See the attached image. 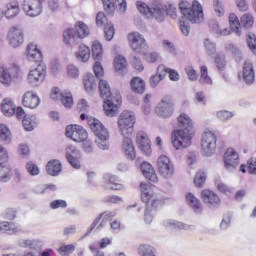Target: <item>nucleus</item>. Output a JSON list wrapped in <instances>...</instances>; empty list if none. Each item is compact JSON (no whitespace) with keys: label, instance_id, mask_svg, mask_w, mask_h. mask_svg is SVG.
Masks as SVG:
<instances>
[{"label":"nucleus","instance_id":"obj_1","mask_svg":"<svg viewBox=\"0 0 256 256\" xmlns=\"http://www.w3.org/2000/svg\"><path fill=\"white\" fill-rule=\"evenodd\" d=\"M136 5L142 15H145L148 19L153 17V19L159 23L165 21L167 15H169L171 19H177V7L173 4L167 6L163 4L161 0H153L150 6L141 1H138Z\"/></svg>","mask_w":256,"mask_h":256},{"label":"nucleus","instance_id":"obj_2","mask_svg":"<svg viewBox=\"0 0 256 256\" xmlns=\"http://www.w3.org/2000/svg\"><path fill=\"white\" fill-rule=\"evenodd\" d=\"M100 96L104 99V111L108 117H115L121 105V94L116 92L115 96L111 94V87L106 80L99 81Z\"/></svg>","mask_w":256,"mask_h":256},{"label":"nucleus","instance_id":"obj_3","mask_svg":"<svg viewBox=\"0 0 256 256\" xmlns=\"http://www.w3.org/2000/svg\"><path fill=\"white\" fill-rule=\"evenodd\" d=\"M80 119L81 121H85V119H88V125L92 133L96 137L95 143L97 147L100 148L102 151H107L109 149V130L106 129L101 121L95 118H89L86 116L85 113H82L80 115Z\"/></svg>","mask_w":256,"mask_h":256},{"label":"nucleus","instance_id":"obj_4","mask_svg":"<svg viewBox=\"0 0 256 256\" xmlns=\"http://www.w3.org/2000/svg\"><path fill=\"white\" fill-rule=\"evenodd\" d=\"M180 13L190 21L192 24L199 25V23H203L204 15H203V6L199 1L194 0L192 5H190L187 1H182L179 3Z\"/></svg>","mask_w":256,"mask_h":256},{"label":"nucleus","instance_id":"obj_5","mask_svg":"<svg viewBox=\"0 0 256 256\" xmlns=\"http://www.w3.org/2000/svg\"><path fill=\"white\" fill-rule=\"evenodd\" d=\"M141 191V200L143 203H146V210L144 212V221L148 225L153 221V215H151V207L152 209H157L159 205V200L153 197V190H151V186L147 183L140 184Z\"/></svg>","mask_w":256,"mask_h":256},{"label":"nucleus","instance_id":"obj_6","mask_svg":"<svg viewBox=\"0 0 256 256\" xmlns=\"http://www.w3.org/2000/svg\"><path fill=\"white\" fill-rule=\"evenodd\" d=\"M228 19L231 31L238 36H241V25L244 29H251L255 23V18H253V15L249 13L244 14L240 18V22L237 15L233 13L229 15Z\"/></svg>","mask_w":256,"mask_h":256},{"label":"nucleus","instance_id":"obj_7","mask_svg":"<svg viewBox=\"0 0 256 256\" xmlns=\"http://www.w3.org/2000/svg\"><path fill=\"white\" fill-rule=\"evenodd\" d=\"M190 130L177 129L172 132V145L179 151L181 149H187L191 147V140L193 139V134Z\"/></svg>","mask_w":256,"mask_h":256},{"label":"nucleus","instance_id":"obj_8","mask_svg":"<svg viewBox=\"0 0 256 256\" xmlns=\"http://www.w3.org/2000/svg\"><path fill=\"white\" fill-rule=\"evenodd\" d=\"M133 127H135V113L124 110L118 118L119 132L123 137L131 135Z\"/></svg>","mask_w":256,"mask_h":256},{"label":"nucleus","instance_id":"obj_9","mask_svg":"<svg viewBox=\"0 0 256 256\" xmlns=\"http://www.w3.org/2000/svg\"><path fill=\"white\" fill-rule=\"evenodd\" d=\"M21 77L22 72L19 65L0 66V83L3 85H11L13 79H21Z\"/></svg>","mask_w":256,"mask_h":256},{"label":"nucleus","instance_id":"obj_10","mask_svg":"<svg viewBox=\"0 0 256 256\" xmlns=\"http://www.w3.org/2000/svg\"><path fill=\"white\" fill-rule=\"evenodd\" d=\"M201 147L205 157L215 155V151H217V134L214 131H205L202 135Z\"/></svg>","mask_w":256,"mask_h":256},{"label":"nucleus","instance_id":"obj_11","mask_svg":"<svg viewBox=\"0 0 256 256\" xmlns=\"http://www.w3.org/2000/svg\"><path fill=\"white\" fill-rule=\"evenodd\" d=\"M113 217H117L116 211H106L99 214L94 221L91 223L90 227L87 229V232L82 236V239L85 237H89V235L93 232L96 227V231H101Z\"/></svg>","mask_w":256,"mask_h":256},{"label":"nucleus","instance_id":"obj_12","mask_svg":"<svg viewBox=\"0 0 256 256\" xmlns=\"http://www.w3.org/2000/svg\"><path fill=\"white\" fill-rule=\"evenodd\" d=\"M47 75V66L43 63H39L37 67L30 69L27 75V82L31 87H39L45 81Z\"/></svg>","mask_w":256,"mask_h":256},{"label":"nucleus","instance_id":"obj_13","mask_svg":"<svg viewBox=\"0 0 256 256\" xmlns=\"http://www.w3.org/2000/svg\"><path fill=\"white\" fill-rule=\"evenodd\" d=\"M128 41L132 51H134V53H138L139 55L145 54L147 49H149L147 41H145V38L139 32L130 33L128 35Z\"/></svg>","mask_w":256,"mask_h":256},{"label":"nucleus","instance_id":"obj_14","mask_svg":"<svg viewBox=\"0 0 256 256\" xmlns=\"http://www.w3.org/2000/svg\"><path fill=\"white\" fill-rule=\"evenodd\" d=\"M175 111V104L168 97H164L157 104L155 113L161 119H169L173 116Z\"/></svg>","mask_w":256,"mask_h":256},{"label":"nucleus","instance_id":"obj_15","mask_svg":"<svg viewBox=\"0 0 256 256\" xmlns=\"http://www.w3.org/2000/svg\"><path fill=\"white\" fill-rule=\"evenodd\" d=\"M224 167L228 173H233L239 167V153L234 148H228L223 157Z\"/></svg>","mask_w":256,"mask_h":256},{"label":"nucleus","instance_id":"obj_16","mask_svg":"<svg viewBox=\"0 0 256 256\" xmlns=\"http://www.w3.org/2000/svg\"><path fill=\"white\" fill-rule=\"evenodd\" d=\"M157 167L160 175L164 177V179H171L175 173V167L169 157L162 155L158 158Z\"/></svg>","mask_w":256,"mask_h":256},{"label":"nucleus","instance_id":"obj_17","mask_svg":"<svg viewBox=\"0 0 256 256\" xmlns=\"http://www.w3.org/2000/svg\"><path fill=\"white\" fill-rule=\"evenodd\" d=\"M66 137L72 139L76 143H81L87 140V130L80 125H69L66 127Z\"/></svg>","mask_w":256,"mask_h":256},{"label":"nucleus","instance_id":"obj_18","mask_svg":"<svg viewBox=\"0 0 256 256\" xmlns=\"http://www.w3.org/2000/svg\"><path fill=\"white\" fill-rule=\"evenodd\" d=\"M8 43L10 47L14 49L17 47H21L23 42L25 41V34L23 33V29L21 27L13 26L8 31Z\"/></svg>","mask_w":256,"mask_h":256},{"label":"nucleus","instance_id":"obj_19","mask_svg":"<svg viewBox=\"0 0 256 256\" xmlns=\"http://www.w3.org/2000/svg\"><path fill=\"white\" fill-rule=\"evenodd\" d=\"M238 77L246 85H253L255 83V68L251 61L246 60L244 62L242 72L238 74Z\"/></svg>","mask_w":256,"mask_h":256},{"label":"nucleus","instance_id":"obj_20","mask_svg":"<svg viewBox=\"0 0 256 256\" xmlns=\"http://www.w3.org/2000/svg\"><path fill=\"white\" fill-rule=\"evenodd\" d=\"M51 99L54 101L61 100V103L66 109H71V107H73V95L67 90L61 92V89L54 88L51 93Z\"/></svg>","mask_w":256,"mask_h":256},{"label":"nucleus","instance_id":"obj_21","mask_svg":"<svg viewBox=\"0 0 256 256\" xmlns=\"http://www.w3.org/2000/svg\"><path fill=\"white\" fill-rule=\"evenodd\" d=\"M22 9L28 17H39L43 11V5L38 0H24Z\"/></svg>","mask_w":256,"mask_h":256},{"label":"nucleus","instance_id":"obj_22","mask_svg":"<svg viewBox=\"0 0 256 256\" xmlns=\"http://www.w3.org/2000/svg\"><path fill=\"white\" fill-rule=\"evenodd\" d=\"M66 159L74 169H81V151L73 145L66 147Z\"/></svg>","mask_w":256,"mask_h":256},{"label":"nucleus","instance_id":"obj_23","mask_svg":"<svg viewBox=\"0 0 256 256\" xmlns=\"http://www.w3.org/2000/svg\"><path fill=\"white\" fill-rule=\"evenodd\" d=\"M201 197L205 205H207V207L210 209H215L221 205V199L217 194H215V192L211 190H203L201 192Z\"/></svg>","mask_w":256,"mask_h":256},{"label":"nucleus","instance_id":"obj_24","mask_svg":"<svg viewBox=\"0 0 256 256\" xmlns=\"http://www.w3.org/2000/svg\"><path fill=\"white\" fill-rule=\"evenodd\" d=\"M136 143L139 149L144 153V155H151V140L145 132H138L136 135Z\"/></svg>","mask_w":256,"mask_h":256},{"label":"nucleus","instance_id":"obj_25","mask_svg":"<svg viewBox=\"0 0 256 256\" xmlns=\"http://www.w3.org/2000/svg\"><path fill=\"white\" fill-rule=\"evenodd\" d=\"M26 59L32 63H41L43 61V53L35 43H30L26 49Z\"/></svg>","mask_w":256,"mask_h":256},{"label":"nucleus","instance_id":"obj_26","mask_svg":"<svg viewBox=\"0 0 256 256\" xmlns=\"http://www.w3.org/2000/svg\"><path fill=\"white\" fill-rule=\"evenodd\" d=\"M22 103L23 106L28 107V109H37L38 105L41 103V99L37 93L33 91H27L23 95Z\"/></svg>","mask_w":256,"mask_h":256},{"label":"nucleus","instance_id":"obj_27","mask_svg":"<svg viewBox=\"0 0 256 256\" xmlns=\"http://www.w3.org/2000/svg\"><path fill=\"white\" fill-rule=\"evenodd\" d=\"M122 149L127 159H131V161L135 160L137 153L135 152V146H133V141L131 138H129V135L124 136L122 141Z\"/></svg>","mask_w":256,"mask_h":256},{"label":"nucleus","instance_id":"obj_28","mask_svg":"<svg viewBox=\"0 0 256 256\" xmlns=\"http://www.w3.org/2000/svg\"><path fill=\"white\" fill-rule=\"evenodd\" d=\"M119 181L115 175L105 174L104 182L106 183V189H111L112 191H121L125 188L123 184L118 183Z\"/></svg>","mask_w":256,"mask_h":256},{"label":"nucleus","instance_id":"obj_29","mask_svg":"<svg viewBox=\"0 0 256 256\" xmlns=\"http://www.w3.org/2000/svg\"><path fill=\"white\" fill-rule=\"evenodd\" d=\"M19 247L24 249H33L34 251H39L43 247V242L37 239H20L18 241Z\"/></svg>","mask_w":256,"mask_h":256},{"label":"nucleus","instance_id":"obj_30","mask_svg":"<svg viewBox=\"0 0 256 256\" xmlns=\"http://www.w3.org/2000/svg\"><path fill=\"white\" fill-rule=\"evenodd\" d=\"M178 125L181 127L183 131H191L195 132V129L193 128V120H191V117L185 113H181L178 118Z\"/></svg>","mask_w":256,"mask_h":256},{"label":"nucleus","instance_id":"obj_31","mask_svg":"<svg viewBox=\"0 0 256 256\" xmlns=\"http://www.w3.org/2000/svg\"><path fill=\"white\" fill-rule=\"evenodd\" d=\"M20 12L21 9L19 8V2L17 0H12L8 4H6V19H13V17H17Z\"/></svg>","mask_w":256,"mask_h":256},{"label":"nucleus","instance_id":"obj_32","mask_svg":"<svg viewBox=\"0 0 256 256\" xmlns=\"http://www.w3.org/2000/svg\"><path fill=\"white\" fill-rule=\"evenodd\" d=\"M142 175L152 183L157 182V173H155V169L153 166L147 162L141 164Z\"/></svg>","mask_w":256,"mask_h":256},{"label":"nucleus","instance_id":"obj_33","mask_svg":"<svg viewBox=\"0 0 256 256\" xmlns=\"http://www.w3.org/2000/svg\"><path fill=\"white\" fill-rule=\"evenodd\" d=\"M1 109L5 117H13V115H15V109H17V106H15V103H13L11 98H6L1 103Z\"/></svg>","mask_w":256,"mask_h":256},{"label":"nucleus","instance_id":"obj_34","mask_svg":"<svg viewBox=\"0 0 256 256\" xmlns=\"http://www.w3.org/2000/svg\"><path fill=\"white\" fill-rule=\"evenodd\" d=\"M11 177H13L11 166L5 162L0 163V183H9Z\"/></svg>","mask_w":256,"mask_h":256},{"label":"nucleus","instance_id":"obj_35","mask_svg":"<svg viewBox=\"0 0 256 256\" xmlns=\"http://www.w3.org/2000/svg\"><path fill=\"white\" fill-rule=\"evenodd\" d=\"M25 131H33L39 125V120L35 115H26L22 120Z\"/></svg>","mask_w":256,"mask_h":256},{"label":"nucleus","instance_id":"obj_36","mask_svg":"<svg viewBox=\"0 0 256 256\" xmlns=\"http://www.w3.org/2000/svg\"><path fill=\"white\" fill-rule=\"evenodd\" d=\"M61 162L59 160H51L46 165V171L48 175H52V177H57L59 173L62 171Z\"/></svg>","mask_w":256,"mask_h":256},{"label":"nucleus","instance_id":"obj_37","mask_svg":"<svg viewBox=\"0 0 256 256\" xmlns=\"http://www.w3.org/2000/svg\"><path fill=\"white\" fill-rule=\"evenodd\" d=\"M186 203L191 207V209H193L194 213H201V211H203L201 202H199V199H197V197L192 193L186 194Z\"/></svg>","mask_w":256,"mask_h":256},{"label":"nucleus","instance_id":"obj_38","mask_svg":"<svg viewBox=\"0 0 256 256\" xmlns=\"http://www.w3.org/2000/svg\"><path fill=\"white\" fill-rule=\"evenodd\" d=\"M63 37L66 45H70L71 47H73V45H77V39H79V37L77 36V31L74 30V28H68L64 31Z\"/></svg>","mask_w":256,"mask_h":256},{"label":"nucleus","instance_id":"obj_39","mask_svg":"<svg viewBox=\"0 0 256 256\" xmlns=\"http://www.w3.org/2000/svg\"><path fill=\"white\" fill-rule=\"evenodd\" d=\"M0 233L15 235V233H21V226H17L10 222H2L0 223Z\"/></svg>","mask_w":256,"mask_h":256},{"label":"nucleus","instance_id":"obj_40","mask_svg":"<svg viewBox=\"0 0 256 256\" xmlns=\"http://www.w3.org/2000/svg\"><path fill=\"white\" fill-rule=\"evenodd\" d=\"M91 57V49L85 44H81L79 46L78 52L76 53V59L78 61H82L83 63H87Z\"/></svg>","mask_w":256,"mask_h":256},{"label":"nucleus","instance_id":"obj_41","mask_svg":"<svg viewBox=\"0 0 256 256\" xmlns=\"http://www.w3.org/2000/svg\"><path fill=\"white\" fill-rule=\"evenodd\" d=\"M165 227H170L171 229H184L185 231H190V229H195V226L184 224L176 220H166L164 221Z\"/></svg>","mask_w":256,"mask_h":256},{"label":"nucleus","instance_id":"obj_42","mask_svg":"<svg viewBox=\"0 0 256 256\" xmlns=\"http://www.w3.org/2000/svg\"><path fill=\"white\" fill-rule=\"evenodd\" d=\"M115 70L123 75L127 71V60L122 55H118L114 58Z\"/></svg>","mask_w":256,"mask_h":256},{"label":"nucleus","instance_id":"obj_43","mask_svg":"<svg viewBox=\"0 0 256 256\" xmlns=\"http://www.w3.org/2000/svg\"><path fill=\"white\" fill-rule=\"evenodd\" d=\"M158 73H165V75H167V73H168L170 81H179V79H181L179 72H177L176 70H173L171 68H167V66H165L163 64H160L158 66Z\"/></svg>","mask_w":256,"mask_h":256},{"label":"nucleus","instance_id":"obj_44","mask_svg":"<svg viewBox=\"0 0 256 256\" xmlns=\"http://www.w3.org/2000/svg\"><path fill=\"white\" fill-rule=\"evenodd\" d=\"M84 89L89 93L93 91V89H97V81L95 80V76L91 73H87L83 79Z\"/></svg>","mask_w":256,"mask_h":256},{"label":"nucleus","instance_id":"obj_45","mask_svg":"<svg viewBox=\"0 0 256 256\" xmlns=\"http://www.w3.org/2000/svg\"><path fill=\"white\" fill-rule=\"evenodd\" d=\"M131 88L134 93H145V81L139 77H135L131 80Z\"/></svg>","mask_w":256,"mask_h":256},{"label":"nucleus","instance_id":"obj_46","mask_svg":"<svg viewBox=\"0 0 256 256\" xmlns=\"http://www.w3.org/2000/svg\"><path fill=\"white\" fill-rule=\"evenodd\" d=\"M74 30L76 31L78 39H85V37L89 35V27L83 22H77Z\"/></svg>","mask_w":256,"mask_h":256},{"label":"nucleus","instance_id":"obj_47","mask_svg":"<svg viewBox=\"0 0 256 256\" xmlns=\"http://www.w3.org/2000/svg\"><path fill=\"white\" fill-rule=\"evenodd\" d=\"M139 256H149L152 253H157V249L149 244H141L137 249Z\"/></svg>","mask_w":256,"mask_h":256},{"label":"nucleus","instance_id":"obj_48","mask_svg":"<svg viewBox=\"0 0 256 256\" xmlns=\"http://www.w3.org/2000/svg\"><path fill=\"white\" fill-rule=\"evenodd\" d=\"M92 56L95 61H100L101 57H103V46L99 41H94L92 44Z\"/></svg>","mask_w":256,"mask_h":256},{"label":"nucleus","instance_id":"obj_49","mask_svg":"<svg viewBox=\"0 0 256 256\" xmlns=\"http://www.w3.org/2000/svg\"><path fill=\"white\" fill-rule=\"evenodd\" d=\"M199 83L202 85H213V80L209 76V70L207 69V66L201 67Z\"/></svg>","mask_w":256,"mask_h":256},{"label":"nucleus","instance_id":"obj_50","mask_svg":"<svg viewBox=\"0 0 256 256\" xmlns=\"http://www.w3.org/2000/svg\"><path fill=\"white\" fill-rule=\"evenodd\" d=\"M164 79L165 73L159 72V68H157V73L150 77V87H152V89H155V87H157V85H159V83H161V81H163Z\"/></svg>","mask_w":256,"mask_h":256},{"label":"nucleus","instance_id":"obj_51","mask_svg":"<svg viewBox=\"0 0 256 256\" xmlns=\"http://www.w3.org/2000/svg\"><path fill=\"white\" fill-rule=\"evenodd\" d=\"M0 140L3 143H11V131L5 124H0Z\"/></svg>","mask_w":256,"mask_h":256},{"label":"nucleus","instance_id":"obj_52","mask_svg":"<svg viewBox=\"0 0 256 256\" xmlns=\"http://www.w3.org/2000/svg\"><path fill=\"white\" fill-rule=\"evenodd\" d=\"M234 116L235 114H233V112L227 110H221L216 113L217 119H219V121L222 123H227V121L233 119Z\"/></svg>","mask_w":256,"mask_h":256},{"label":"nucleus","instance_id":"obj_53","mask_svg":"<svg viewBox=\"0 0 256 256\" xmlns=\"http://www.w3.org/2000/svg\"><path fill=\"white\" fill-rule=\"evenodd\" d=\"M205 181H207V173L201 170L198 171L194 178V185L196 187H203V185L205 184Z\"/></svg>","mask_w":256,"mask_h":256},{"label":"nucleus","instance_id":"obj_54","mask_svg":"<svg viewBox=\"0 0 256 256\" xmlns=\"http://www.w3.org/2000/svg\"><path fill=\"white\" fill-rule=\"evenodd\" d=\"M215 65L218 71H223L227 67V62L225 61V55L217 54L214 58Z\"/></svg>","mask_w":256,"mask_h":256},{"label":"nucleus","instance_id":"obj_55","mask_svg":"<svg viewBox=\"0 0 256 256\" xmlns=\"http://www.w3.org/2000/svg\"><path fill=\"white\" fill-rule=\"evenodd\" d=\"M162 48L170 55H177V48L175 47V44L169 40L162 41Z\"/></svg>","mask_w":256,"mask_h":256},{"label":"nucleus","instance_id":"obj_56","mask_svg":"<svg viewBox=\"0 0 256 256\" xmlns=\"http://www.w3.org/2000/svg\"><path fill=\"white\" fill-rule=\"evenodd\" d=\"M214 13L217 17H223L225 15V6L223 2L219 0H213Z\"/></svg>","mask_w":256,"mask_h":256},{"label":"nucleus","instance_id":"obj_57","mask_svg":"<svg viewBox=\"0 0 256 256\" xmlns=\"http://www.w3.org/2000/svg\"><path fill=\"white\" fill-rule=\"evenodd\" d=\"M233 219V215L231 214H225L222 218V221L220 223V229L222 231H227L229 227H231V220Z\"/></svg>","mask_w":256,"mask_h":256},{"label":"nucleus","instance_id":"obj_58","mask_svg":"<svg viewBox=\"0 0 256 256\" xmlns=\"http://www.w3.org/2000/svg\"><path fill=\"white\" fill-rule=\"evenodd\" d=\"M26 171L29 173V175L35 177L36 175H39V166L33 162H28L26 164Z\"/></svg>","mask_w":256,"mask_h":256},{"label":"nucleus","instance_id":"obj_59","mask_svg":"<svg viewBox=\"0 0 256 256\" xmlns=\"http://www.w3.org/2000/svg\"><path fill=\"white\" fill-rule=\"evenodd\" d=\"M204 47H205L208 55H215L217 48H216L215 44L213 43V41H211V39L204 40Z\"/></svg>","mask_w":256,"mask_h":256},{"label":"nucleus","instance_id":"obj_60","mask_svg":"<svg viewBox=\"0 0 256 256\" xmlns=\"http://www.w3.org/2000/svg\"><path fill=\"white\" fill-rule=\"evenodd\" d=\"M104 34H105V39L107 41H111L113 37L115 36V28L113 27V24L109 23L107 26L104 28Z\"/></svg>","mask_w":256,"mask_h":256},{"label":"nucleus","instance_id":"obj_61","mask_svg":"<svg viewBox=\"0 0 256 256\" xmlns=\"http://www.w3.org/2000/svg\"><path fill=\"white\" fill-rule=\"evenodd\" d=\"M73 251H75V245H73V244L62 245L58 249V253L60 255H71V253H73Z\"/></svg>","mask_w":256,"mask_h":256},{"label":"nucleus","instance_id":"obj_62","mask_svg":"<svg viewBox=\"0 0 256 256\" xmlns=\"http://www.w3.org/2000/svg\"><path fill=\"white\" fill-rule=\"evenodd\" d=\"M249 49L256 55V36L255 34H249L247 38Z\"/></svg>","mask_w":256,"mask_h":256},{"label":"nucleus","instance_id":"obj_63","mask_svg":"<svg viewBox=\"0 0 256 256\" xmlns=\"http://www.w3.org/2000/svg\"><path fill=\"white\" fill-rule=\"evenodd\" d=\"M67 207V201L65 200H54L50 202V208L52 209H65Z\"/></svg>","mask_w":256,"mask_h":256},{"label":"nucleus","instance_id":"obj_64","mask_svg":"<svg viewBox=\"0 0 256 256\" xmlns=\"http://www.w3.org/2000/svg\"><path fill=\"white\" fill-rule=\"evenodd\" d=\"M248 168L247 171L250 175H256V157L250 158L247 162Z\"/></svg>","mask_w":256,"mask_h":256}]
</instances>
